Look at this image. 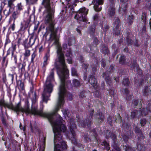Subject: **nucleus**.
Listing matches in <instances>:
<instances>
[{"label": "nucleus", "instance_id": "36", "mask_svg": "<svg viewBox=\"0 0 151 151\" xmlns=\"http://www.w3.org/2000/svg\"><path fill=\"white\" fill-rule=\"evenodd\" d=\"M93 43V45L95 47H96L99 43V41L96 37H94Z\"/></svg>", "mask_w": 151, "mask_h": 151}, {"label": "nucleus", "instance_id": "23", "mask_svg": "<svg viewBox=\"0 0 151 151\" xmlns=\"http://www.w3.org/2000/svg\"><path fill=\"white\" fill-rule=\"evenodd\" d=\"M50 57V54L49 52L48 51V52H47L45 55V56H44V61L43 62V65H42V67H45L47 65V62L48 60V58L49 57Z\"/></svg>", "mask_w": 151, "mask_h": 151}, {"label": "nucleus", "instance_id": "3", "mask_svg": "<svg viewBox=\"0 0 151 151\" xmlns=\"http://www.w3.org/2000/svg\"><path fill=\"white\" fill-rule=\"evenodd\" d=\"M50 1V0H42L41 4L45 8L47 13L45 22V24H49L48 29L51 32L50 34L51 40L54 41L53 44L58 45L59 44L58 39L54 31V20L52 13V9L51 7Z\"/></svg>", "mask_w": 151, "mask_h": 151}, {"label": "nucleus", "instance_id": "25", "mask_svg": "<svg viewBox=\"0 0 151 151\" xmlns=\"http://www.w3.org/2000/svg\"><path fill=\"white\" fill-rule=\"evenodd\" d=\"M137 148L139 151H144L145 150V147L141 143V142H138L137 143Z\"/></svg>", "mask_w": 151, "mask_h": 151}, {"label": "nucleus", "instance_id": "34", "mask_svg": "<svg viewBox=\"0 0 151 151\" xmlns=\"http://www.w3.org/2000/svg\"><path fill=\"white\" fill-rule=\"evenodd\" d=\"M129 79L127 78L124 80L122 82V83L124 85V86H127L129 85Z\"/></svg>", "mask_w": 151, "mask_h": 151}, {"label": "nucleus", "instance_id": "16", "mask_svg": "<svg viewBox=\"0 0 151 151\" xmlns=\"http://www.w3.org/2000/svg\"><path fill=\"white\" fill-rule=\"evenodd\" d=\"M106 138L107 139H112L113 140L114 142L117 141L116 139V136L115 134L111 133L110 134V132L109 130H107L106 132L105 133Z\"/></svg>", "mask_w": 151, "mask_h": 151}, {"label": "nucleus", "instance_id": "27", "mask_svg": "<svg viewBox=\"0 0 151 151\" xmlns=\"http://www.w3.org/2000/svg\"><path fill=\"white\" fill-rule=\"evenodd\" d=\"M126 57L124 55H121L119 58V63L122 64H125L126 63Z\"/></svg>", "mask_w": 151, "mask_h": 151}, {"label": "nucleus", "instance_id": "57", "mask_svg": "<svg viewBox=\"0 0 151 151\" xmlns=\"http://www.w3.org/2000/svg\"><path fill=\"white\" fill-rule=\"evenodd\" d=\"M98 14H95L93 17V19L95 22L97 21L99 19Z\"/></svg>", "mask_w": 151, "mask_h": 151}, {"label": "nucleus", "instance_id": "64", "mask_svg": "<svg viewBox=\"0 0 151 151\" xmlns=\"http://www.w3.org/2000/svg\"><path fill=\"white\" fill-rule=\"evenodd\" d=\"M10 42V40L9 38H7L6 40V42L5 43V45H6L7 44Z\"/></svg>", "mask_w": 151, "mask_h": 151}, {"label": "nucleus", "instance_id": "44", "mask_svg": "<svg viewBox=\"0 0 151 151\" xmlns=\"http://www.w3.org/2000/svg\"><path fill=\"white\" fill-rule=\"evenodd\" d=\"M73 84L75 86L77 87L80 85V83L77 79H74L73 80Z\"/></svg>", "mask_w": 151, "mask_h": 151}, {"label": "nucleus", "instance_id": "37", "mask_svg": "<svg viewBox=\"0 0 151 151\" xmlns=\"http://www.w3.org/2000/svg\"><path fill=\"white\" fill-rule=\"evenodd\" d=\"M146 108H144L140 110L141 113L142 115L145 116L147 115L148 113V111L146 110Z\"/></svg>", "mask_w": 151, "mask_h": 151}, {"label": "nucleus", "instance_id": "50", "mask_svg": "<svg viewBox=\"0 0 151 151\" xmlns=\"http://www.w3.org/2000/svg\"><path fill=\"white\" fill-rule=\"evenodd\" d=\"M71 49L70 48L68 49L67 50V52L66 54V56L67 57H70V55L71 54Z\"/></svg>", "mask_w": 151, "mask_h": 151}, {"label": "nucleus", "instance_id": "32", "mask_svg": "<svg viewBox=\"0 0 151 151\" xmlns=\"http://www.w3.org/2000/svg\"><path fill=\"white\" fill-rule=\"evenodd\" d=\"M115 121L116 123H120L122 121V119L119 114H118L115 115Z\"/></svg>", "mask_w": 151, "mask_h": 151}, {"label": "nucleus", "instance_id": "18", "mask_svg": "<svg viewBox=\"0 0 151 151\" xmlns=\"http://www.w3.org/2000/svg\"><path fill=\"white\" fill-rule=\"evenodd\" d=\"M128 0H120L121 2H122L121 7H120V10H122L125 13L126 12L127 8V2L128 1Z\"/></svg>", "mask_w": 151, "mask_h": 151}, {"label": "nucleus", "instance_id": "46", "mask_svg": "<svg viewBox=\"0 0 151 151\" xmlns=\"http://www.w3.org/2000/svg\"><path fill=\"white\" fill-rule=\"evenodd\" d=\"M28 40L27 39H26L23 43V45H24V47L26 48H28L29 47V45L28 44H27Z\"/></svg>", "mask_w": 151, "mask_h": 151}, {"label": "nucleus", "instance_id": "24", "mask_svg": "<svg viewBox=\"0 0 151 151\" xmlns=\"http://www.w3.org/2000/svg\"><path fill=\"white\" fill-rule=\"evenodd\" d=\"M36 39V38H34V37L33 35L31 36L30 37L28 43L29 47H31L34 44Z\"/></svg>", "mask_w": 151, "mask_h": 151}, {"label": "nucleus", "instance_id": "54", "mask_svg": "<svg viewBox=\"0 0 151 151\" xmlns=\"http://www.w3.org/2000/svg\"><path fill=\"white\" fill-rule=\"evenodd\" d=\"M2 79L4 83H5L6 81V74L5 73H4L2 75Z\"/></svg>", "mask_w": 151, "mask_h": 151}, {"label": "nucleus", "instance_id": "14", "mask_svg": "<svg viewBox=\"0 0 151 151\" xmlns=\"http://www.w3.org/2000/svg\"><path fill=\"white\" fill-rule=\"evenodd\" d=\"M126 37V41L127 44L128 45H131L133 43V41L130 39V37L132 35V34L129 32L126 33L124 34Z\"/></svg>", "mask_w": 151, "mask_h": 151}, {"label": "nucleus", "instance_id": "29", "mask_svg": "<svg viewBox=\"0 0 151 151\" xmlns=\"http://www.w3.org/2000/svg\"><path fill=\"white\" fill-rule=\"evenodd\" d=\"M129 93V91L127 88L124 89V94L126 95V99L128 101H129L131 99Z\"/></svg>", "mask_w": 151, "mask_h": 151}, {"label": "nucleus", "instance_id": "42", "mask_svg": "<svg viewBox=\"0 0 151 151\" xmlns=\"http://www.w3.org/2000/svg\"><path fill=\"white\" fill-rule=\"evenodd\" d=\"M75 42V40L74 37H71L69 39L68 45L70 46L73 43Z\"/></svg>", "mask_w": 151, "mask_h": 151}, {"label": "nucleus", "instance_id": "11", "mask_svg": "<svg viewBox=\"0 0 151 151\" xmlns=\"http://www.w3.org/2000/svg\"><path fill=\"white\" fill-rule=\"evenodd\" d=\"M133 129L135 132L137 134V135L138 136H140V137H139L138 141H142V140L144 139V137L142 134V131L137 126L135 125H134V126Z\"/></svg>", "mask_w": 151, "mask_h": 151}, {"label": "nucleus", "instance_id": "56", "mask_svg": "<svg viewBox=\"0 0 151 151\" xmlns=\"http://www.w3.org/2000/svg\"><path fill=\"white\" fill-rule=\"evenodd\" d=\"M112 119L111 117H109L107 118V121L108 123L110 125H111L112 124Z\"/></svg>", "mask_w": 151, "mask_h": 151}, {"label": "nucleus", "instance_id": "9", "mask_svg": "<svg viewBox=\"0 0 151 151\" xmlns=\"http://www.w3.org/2000/svg\"><path fill=\"white\" fill-rule=\"evenodd\" d=\"M93 136L90 138L88 137V135H84L83 137L84 141L89 142V141H92L94 142H98V139L97 137V134L96 132V130L93 129Z\"/></svg>", "mask_w": 151, "mask_h": 151}, {"label": "nucleus", "instance_id": "49", "mask_svg": "<svg viewBox=\"0 0 151 151\" xmlns=\"http://www.w3.org/2000/svg\"><path fill=\"white\" fill-rule=\"evenodd\" d=\"M22 6L21 3L18 4L17 6V9L16 11H18V12H20L21 10H22Z\"/></svg>", "mask_w": 151, "mask_h": 151}, {"label": "nucleus", "instance_id": "12", "mask_svg": "<svg viewBox=\"0 0 151 151\" xmlns=\"http://www.w3.org/2000/svg\"><path fill=\"white\" fill-rule=\"evenodd\" d=\"M114 67L112 65H111L108 68L106 73H103L102 75V77L105 78L106 79L109 80V79H108L107 77L109 76L110 74L114 72Z\"/></svg>", "mask_w": 151, "mask_h": 151}, {"label": "nucleus", "instance_id": "7", "mask_svg": "<svg viewBox=\"0 0 151 151\" xmlns=\"http://www.w3.org/2000/svg\"><path fill=\"white\" fill-rule=\"evenodd\" d=\"M70 131L71 132V137H69V134H67V137L72 142H76V134L75 130L76 126L73 119H70Z\"/></svg>", "mask_w": 151, "mask_h": 151}, {"label": "nucleus", "instance_id": "5", "mask_svg": "<svg viewBox=\"0 0 151 151\" xmlns=\"http://www.w3.org/2000/svg\"><path fill=\"white\" fill-rule=\"evenodd\" d=\"M88 13V10H86L85 8L83 7L80 8L75 15V18L77 20L81 26L86 25L87 22L86 15Z\"/></svg>", "mask_w": 151, "mask_h": 151}, {"label": "nucleus", "instance_id": "10", "mask_svg": "<svg viewBox=\"0 0 151 151\" xmlns=\"http://www.w3.org/2000/svg\"><path fill=\"white\" fill-rule=\"evenodd\" d=\"M94 3H93L94 4L93 8L95 10L96 12L100 11L102 9L101 5L103 4V1L102 0H94Z\"/></svg>", "mask_w": 151, "mask_h": 151}, {"label": "nucleus", "instance_id": "61", "mask_svg": "<svg viewBox=\"0 0 151 151\" xmlns=\"http://www.w3.org/2000/svg\"><path fill=\"white\" fill-rule=\"evenodd\" d=\"M123 139L124 142H127L129 140V138L126 135L123 136Z\"/></svg>", "mask_w": 151, "mask_h": 151}, {"label": "nucleus", "instance_id": "8", "mask_svg": "<svg viewBox=\"0 0 151 151\" xmlns=\"http://www.w3.org/2000/svg\"><path fill=\"white\" fill-rule=\"evenodd\" d=\"M120 21L118 17H115L114 21L113 22L112 27L113 28L114 33L118 35L120 33L119 28L120 25Z\"/></svg>", "mask_w": 151, "mask_h": 151}, {"label": "nucleus", "instance_id": "4", "mask_svg": "<svg viewBox=\"0 0 151 151\" xmlns=\"http://www.w3.org/2000/svg\"><path fill=\"white\" fill-rule=\"evenodd\" d=\"M54 69L52 70L50 75L47 77L45 84L44 85V90L42 94L43 101L47 103L48 100V97L50 96V94L52 92L53 90V86L52 82L54 81L53 71Z\"/></svg>", "mask_w": 151, "mask_h": 151}, {"label": "nucleus", "instance_id": "52", "mask_svg": "<svg viewBox=\"0 0 151 151\" xmlns=\"http://www.w3.org/2000/svg\"><path fill=\"white\" fill-rule=\"evenodd\" d=\"M84 50L87 52H90L91 50V48L90 47L88 46L84 47Z\"/></svg>", "mask_w": 151, "mask_h": 151}, {"label": "nucleus", "instance_id": "19", "mask_svg": "<svg viewBox=\"0 0 151 151\" xmlns=\"http://www.w3.org/2000/svg\"><path fill=\"white\" fill-rule=\"evenodd\" d=\"M131 68L133 69L134 71H138L139 70L138 65L137 64L136 60H134L132 63Z\"/></svg>", "mask_w": 151, "mask_h": 151}, {"label": "nucleus", "instance_id": "13", "mask_svg": "<svg viewBox=\"0 0 151 151\" xmlns=\"http://www.w3.org/2000/svg\"><path fill=\"white\" fill-rule=\"evenodd\" d=\"M89 83L94 88L97 87V83L96 78L93 75L90 76L88 80Z\"/></svg>", "mask_w": 151, "mask_h": 151}, {"label": "nucleus", "instance_id": "31", "mask_svg": "<svg viewBox=\"0 0 151 151\" xmlns=\"http://www.w3.org/2000/svg\"><path fill=\"white\" fill-rule=\"evenodd\" d=\"M99 144L104 146V149L109 150L110 149L109 143L107 142H100Z\"/></svg>", "mask_w": 151, "mask_h": 151}, {"label": "nucleus", "instance_id": "30", "mask_svg": "<svg viewBox=\"0 0 151 151\" xmlns=\"http://www.w3.org/2000/svg\"><path fill=\"white\" fill-rule=\"evenodd\" d=\"M122 127L126 131L129 129V126L127 123L125 121H123Z\"/></svg>", "mask_w": 151, "mask_h": 151}, {"label": "nucleus", "instance_id": "6", "mask_svg": "<svg viewBox=\"0 0 151 151\" xmlns=\"http://www.w3.org/2000/svg\"><path fill=\"white\" fill-rule=\"evenodd\" d=\"M94 111L91 110L89 111V118H87L85 120L83 121L81 119L78 121L79 126L83 127H85L86 126L89 128L93 123L92 117L93 116Z\"/></svg>", "mask_w": 151, "mask_h": 151}, {"label": "nucleus", "instance_id": "53", "mask_svg": "<svg viewBox=\"0 0 151 151\" xmlns=\"http://www.w3.org/2000/svg\"><path fill=\"white\" fill-rule=\"evenodd\" d=\"M36 56V54L35 52H34L31 55V62H33L34 61V60L35 56Z\"/></svg>", "mask_w": 151, "mask_h": 151}, {"label": "nucleus", "instance_id": "15", "mask_svg": "<svg viewBox=\"0 0 151 151\" xmlns=\"http://www.w3.org/2000/svg\"><path fill=\"white\" fill-rule=\"evenodd\" d=\"M108 14L109 17L111 18H112L114 16L115 14V9L114 6H111V5H110L108 9Z\"/></svg>", "mask_w": 151, "mask_h": 151}, {"label": "nucleus", "instance_id": "17", "mask_svg": "<svg viewBox=\"0 0 151 151\" xmlns=\"http://www.w3.org/2000/svg\"><path fill=\"white\" fill-rule=\"evenodd\" d=\"M100 24L102 28L104 33L106 34L107 31L109 28V25H107L105 22H101Z\"/></svg>", "mask_w": 151, "mask_h": 151}, {"label": "nucleus", "instance_id": "35", "mask_svg": "<svg viewBox=\"0 0 151 151\" xmlns=\"http://www.w3.org/2000/svg\"><path fill=\"white\" fill-rule=\"evenodd\" d=\"M11 9L10 8H9V9H5L4 10V14L6 17L9 16L11 13Z\"/></svg>", "mask_w": 151, "mask_h": 151}, {"label": "nucleus", "instance_id": "51", "mask_svg": "<svg viewBox=\"0 0 151 151\" xmlns=\"http://www.w3.org/2000/svg\"><path fill=\"white\" fill-rule=\"evenodd\" d=\"M94 96L96 98H99L100 96V93L99 91H96L94 93Z\"/></svg>", "mask_w": 151, "mask_h": 151}, {"label": "nucleus", "instance_id": "1", "mask_svg": "<svg viewBox=\"0 0 151 151\" xmlns=\"http://www.w3.org/2000/svg\"><path fill=\"white\" fill-rule=\"evenodd\" d=\"M58 59L55 60V66L57 70V72L59 76L60 80V86L59 91L58 93V101L57 106L55 109V112L51 113L55 115L54 122L58 120V123L60 122L59 117H60L62 119L61 124H63L65 128V129L63 131V130L59 131L58 133L55 136V139H57V140L60 141L62 139L61 132H65L66 131V127L63 124L64 121L62 118L59 115L56 114V112L59 109L60 107L64 104V97L65 95H67V97L71 100L72 96V94L70 93H68L66 90V88L68 87V85H70V82H69L68 84L65 83V81L68 78L69 76L68 71L67 68V67L65 63L64 55L62 52L61 49L59 47L57 50Z\"/></svg>", "mask_w": 151, "mask_h": 151}, {"label": "nucleus", "instance_id": "39", "mask_svg": "<svg viewBox=\"0 0 151 151\" xmlns=\"http://www.w3.org/2000/svg\"><path fill=\"white\" fill-rule=\"evenodd\" d=\"M72 75L73 76H77L78 74L77 73L76 70L74 68H72Z\"/></svg>", "mask_w": 151, "mask_h": 151}, {"label": "nucleus", "instance_id": "55", "mask_svg": "<svg viewBox=\"0 0 151 151\" xmlns=\"http://www.w3.org/2000/svg\"><path fill=\"white\" fill-rule=\"evenodd\" d=\"M85 92L84 91H82L81 92H80L79 96L81 98H84L85 96Z\"/></svg>", "mask_w": 151, "mask_h": 151}, {"label": "nucleus", "instance_id": "33", "mask_svg": "<svg viewBox=\"0 0 151 151\" xmlns=\"http://www.w3.org/2000/svg\"><path fill=\"white\" fill-rule=\"evenodd\" d=\"M134 17L133 15L129 16L127 18V22L129 24L131 25L133 23Z\"/></svg>", "mask_w": 151, "mask_h": 151}, {"label": "nucleus", "instance_id": "28", "mask_svg": "<svg viewBox=\"0 0 151 151\" xmlns=\"http://www.w3.org/2000/svg\"><path fill=\"white\" fill-rule=\"evenodd\" d=\"M19 14L20 12H18V11H14L13 12L12 16L13 18V21L14 22H15L16 19L18 17Z\"/></svg>", "mask_w": 151, "mask_h": 151}, {"label": "nucleus", "instance_id": "41", "mask_svg": "<svg viewBox=\"0 0 151 151\" xmlns=\"http://www.w3.org/2000/svg\"><path fill=\"white\" fill-rule=\"evenodd\" d=\"M147 122L146 120L144 118L140 120V124L142 127L144 126Z\"/></svg>", "mask_w": 151, "mask_h": 151}, {"label": "nucleus", "instance_id": "60", "mask_svg": "<svg viewBox=\"0 0 151 151\" xmlns=\"http://www.w3.org/2000/svg\"><path fill=\"white\" fill-rule=\"evenodd\" d=\"M146 108V110H147L148 112H151V104L148 105Z\"/></svg>", "mask_w": 151, "mask_h": 151}, {"label": "nucleus", "instance_id": "58", "mask_svg": "<svg viewBox=\"0 0 151 151\" xmlns=\"http://www.w3.org/2000/svg\"><path fill=\"white\" fill-rule=\"evenodd\" d=\"M8 54H7V55L6 56L4 57L3 58V59H2V62H1L2 65L3 66H4V64H5V61H6V57L8 55Z\"/></svg>", "mask_w": 151, "mask_h": 151}, {"label": "nucleus", "instance_id": "20", "mask_svg": "<svg viewBox=\"0 0 151 151\" xmlns=\"http://www.w3.org/2000/svg\"><path fill=\"white\" fill-rule=\"evenodd\" d=\"M97 116L98 119H95V121L99 123L103 120L104 118V115L101 113L99 112Z\"/></svg>", "mask_w": 151, "mask_h": 151}, {"label": "nucleus", "instance_id": "62", "mask_svg": "<svg viewBox=\"0 0 151 151\" xmlns=\"http://www.w3.org/2000/svg\"><path fill=\"white\" fill-rule=\"evenodd\" d=\"M136 115H137V114L135 112H131V116L132 118H134Z\"/></svg>", "mask_w": 151, "mask_h": 151}, {"label": "nucleus", "instance_id": "47", "mask_svg": "<svg viewBox=\"0 0 151 151\" xmlns=\"http://www.w3.org/2000/svg\"><path fill=\"white\" fill-rule=\"evenodd\" d=\"M18 87L19 89L21 90H23L24 88V85L23 83L21 81H20V83L18 84Z\"/></svg>", "mask_w": 151, "mask_h": 151}, {"label": "nucleus", "instance_id": "59", "mask_svg": "<svg viewBox=\"0 0 151 151\" xmlns=\"http://www.w3.org/2000/svg\"><path fill=\"white\" fill-rule=\"evenodd\" d=\"M9 79L11 80L13 82L14 79V75L13 74H9Z\"/></svg>", "mask_w": 151, "mask_h": 151}, {"label": "nucleus", "instance_id": "38", "mask_svg": "<svg viewBox=\"0 0 151 151\" xmlns=\"http://www.w3.org/2000/svg\"><path fill=\"white\" fill-rule=\"evenodd\" d=\"M142 22L143 23L142 24V32H145L146 30L145 21L143 20Z\"/></svg>", "mask_w": 151, "mask_h": 151}, {"label": "nucleus", "instance_id": "40", "mask_svg": "<svg viewBox=\"0 0 151 151\" xmlns=\"http://www.w3.org/2000/svg\"><path fill=\"white\" fill-rule=\"evenodd\" d=\"M125 147H126V151H134L135 149L134 148H132L129 146L125 145Z\"/></svg>", "mask_w": 151, "mask_h": 151}, {"label": "nucleus", "instance_id": "21", "mask_svg": "<svg viewBox=\"0 0 151 151\" xmlns=\"http://www.w3.org/2000/svg\"><path fill=\"white\" fill-rule=\"evenodd\" d=\"M151 91L148 86H146L142 90L143 95L144 96L148 95Z\"/></svg>", "mask_w": 151, "mask_h": 151}, {"label": "nucleus", "instance_id": "2", "mask_svg": "<svg viewBox=\"0 0 151 151\" xmlns=\"http://www.w3.org/2000/svg\"><path fill=\"white\" fill-rule=\"evenodd\" d=\"M26 103L27 107L24 108L22 107L20 102L14 106L12 103L10 104L5 103L4 100L3 99L0 100L1 106H3L5 107H7L11 109L15 112L17 114H19V112H20L23 113L22 115L24 113L27 115L31 114H32L39 115L47 118L52 127V130L54 134V141H57V139H55V136L58 133L59 131L63 130L64 131L66 129L63 124L61 125L62 122L63 121L62 118L60 117L59 118L60 122H59V123H58V120L54 122V118L55 116L54 114L44 112L42 111H39L37 110V107H34L32 106L31 109L30 110L29 108V104L28 101H27Z\"/></svg>", "mask_w": 151, "mask_h": 151}, {"label": "nucleus", "instance_id": "45", "mask_svg": "<svg viewBox=\"0 0 151 151\" xmlns=\"http://www.w3.org/2000/svg\"><path fill=\"white\" fill-rule=\"evenodd\" d=\"M12 59L14 60L15 63H17V55L16 54H14L13 52L12 53Z\"/></svg>", "mask_w": 151, "mask_h": 151}, {"label": "nucleus", "instance_id": "22", "mask_svg": "<svg viewBox=\"0 0 151 151\" xmlns=\"http://www.w3.org/2000/svg\"><path fill=\"white\" fill-rule=\"evenodd\" d=\"M101 52L105 55L108 54L109 53V50L108 49V47L106 46L103 45L102 49L101 50Z\"/></svg>", "mask_w": 151, "mask_h": 151}, {"label": "nucleus", "instance_id": "48", "mask_svg": "<svg viewBox=\"0 0 151 151\" xmlns=\"http://www.w3.org/2000/svg\"><path fill=\"white\" fill-rule=\"evenodd\" d=\"M30 51L29 50H25L24 55L25 57H28L30 55Z\"/></svg>", "mask_w": 151, "mask_h": 151}, {"label": "nucleus", "instance_id": "26", "mask_svg": "<svg viewBox=\"0 0 151 151\" xmlns=\"http://www.w3.org/2000/svg\"><path fill=\"white\" fill-rule=\"evenodd\" d=\"M95 28L93 26L90 27L88 29V32L91 35L92 37H94L95 36Z\"/></svg>", "mask_w": 151, "mask_h": 151}, {"label": "nucleus", "instance_id": "63", "mask_svg": "<svg viewBox=\"0 0 151 151\" xmlns=\"http://www.w3.org/2000/svg\"><path fill=\"white\" fill-rule=\"evenodd\" d=\"M133 104L135 106H137L138 104V101L136 99H134L133 101Z\"/></svg>", "mask_w": 151, "mask_h": 151}, {"label": "nucleus", "instance_id": "43", "mask_svg": "<svg viewBox=\"0 0 151 151\" xmlns=\"http://www.w3.org/2000/svg\"><path fill=\"white\" fill-rule=\"evenodd\" d=\"M42 144L40 146V151H44L45 148V142H42Z\"/></svg>", "mask_w": 151, "mask_h": 151}]
</instances>
